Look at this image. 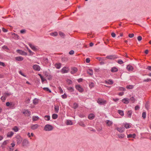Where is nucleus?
<instances>
[{"label": "nucleus", "mask_w": 151, "mask_h": 151, "mask_svg": "<svg viewBox=\"0 0 151 151\" xmlns=\"http://www.w3.org/2000/svg\"><path fill=\"white\" fill-rule=\"evenodd\" d=\"M53 129V127L52 125L49 124H47L45 126L44 130L49 131L52 130Z\"/></svg>", "instance_id": "obj_1"}, {"label": "nucleus", "mask_w": 151, "mask_h": 151, "mask_svg": "<svg viewBox=\"0 0 151 151\" xmlns=\"http://www.w3.org/2000/svg\"><path fill=\"white\" fill-rule=\"evenodd\" d=\"M16 138L17 143L18 144H19L22 142V138L19 136V135H17L15 137Z\"/></svg>", "instance_id": "obj_2"}, {"label": "nucleus", "mask_w": 151, "mask_h": 151, "mask_svg": "<svg viewBox=\"0 0 151 151\" xmlns=\"http://www.w3.org/2000/svg\"><path fill=\"white\" fill-rule=\"evenodd\" d=\"M76 88L80 92H82L83 91V89L82 87L79 84L75 86Z\"/></svg>", "instance_id": "obj_3"}, {"label": "nucleus", "mask_w": 151, "mask_h": 151, "mask_svg": "<svg viewBox=\"0 0 151 151\" xmlns=\"http://www.w3.org/2000/svg\"><path fill=\"white\" fill-rule=\"evenodd\" d=\"M97 102L101 105H104L106 104V101L101 99H99L97 101Z\"/></svg>", "instance_id": "obj_4"}, {"label": "nucleus", "mask_w": 151, "mask_h": 151, "mask_svg": "<svg viewBox=\"0 0 151 151\" xmlns=\"http://www.w3.org/2000/svg\"><path fill=\"white\" fill-rule=\"evenodd\" d=\"M44 75L47 77V79L50 80L52 79V76L47 72L45 71L44 72Z\"/></svg>", "instance_id": "obj_5"}, {"label": "nucleus", "mask_w": 151, "mask_h": 151, "mask_svg": "<svg viewBox=\"0 0 151 151\" xmlns=\"http://www.w3.org/2000/svg\"><path fill=\"white\" fill-rule=\"evenodd\" d=\"M32 68L34 70L37 71H39L40 70V66L37 65H33L32 66Z\"/></svg>", "instance_id": "obj_6"}, {"label": "nucleus", "mask_w": 151, "mask_h": 151, "mask_svg": "<svg viewBox=\"0 0 151 151\" xmlns=\"http://www.w3.org/2000/svg\"><path fill=\"white\" fill-rule=\"evenodd\" d=\"M106 58L110 60H114L117 57H116L115 55H111L107 56L106 57Z\"/></svg>", "instance_id": "obj_7"}, {"label": "nucleus", "mask_w": 151, "mask_h": 151, "mask_svg": "<svg viewBox=\"0 0 151 151\" xmlns=\"http://www.w3.org/2000/svg\"><path fill=\"white\" fill-rule=\"evenodd\" d=\"M17 52L21 55H26L27 54L26 52L20 50H17Z\"/></svg>", "instance_id": "obj_8"}, {"label": "nucleus", "mask_w": 151, "mask_h": 151, "mask_svg": "<svg viewBox=\"0 0 151 151\" xmlns=\"http://www.w3.org/2000/svg\"><path fill=\"white\" fill-rule=\"evenodd\" d=\"M29 144V142L27 140L24 139L22 142V145L23 146H27Z\"/></svg>", "instance_id": "obj_9"}, {"label": "nucleus", "mask_w": 151, "mask_h": 151, "mask_svg": "<svg viewBox=\"0 0 151 151\" xmlns=\"http://www.w3.org/2000/svg\"><path fill=\"white\" fill-rule=\"evenodd\" d=\"M71 69L72 71L71 72V73L72 74L75 73L78 71L77 68L74 67H71Z\"/></svg>", "instance_id": "obj_10"}, {"label": "nucleus", "mask_w": 151, "mask_h": 151, "mask_svg": "<svg viewBox=\"0 0 151 151\" xmlns=\"http://www.w3.org/2000/svg\"><path fill=\"white\" fill-rule=\"evenodd\" d=\"M127 69L129 71H132L134 69L133 67L131 65H128L127 67Z\"/></svg>", "instance_id": "obj_11"}, {"label": "nucleus", "mask_w": 151, "mask_h": 151, "mask_svg": "<svg viewBox=\"0 0 151 151\" xmlns=\"http://www.w3.org/2000/svg\"><path fill=\"white\" fill-rule=\"evenodd\" d=\"M129 99L128 98H125L122 100V102L125 104H128L129 103Z\"/></svg>", "instance_id": "obj_12"}, {"label": "nucleus", "mask_w": 151, "mask_h": 151, "mask_svg": "<svg viewBox=\"0 0 151 151\" xmlns=\"http://www.w3.org/2000/svg\"><path fill=\"white\" fill-rule=\"evenodd\" d=\"M95 116V115L94 114L91 113L88 115V118L89 119L92 120L94 118Z\"/></svg>", "instance_id": "obj_13"}, {"label": "nucleus", "mask_w": 151, "mask_h": 151, "mask_svg": "<svg viewBox=\"0 0 151 151\" xmlns=\"http://www.w3.org/2000/svg\"><path fill=\"white\" fill-rule=\"evenodd\" d=\"M124 128L123 127H117V130L120 132H122L124 131Z\"/></svg>", "instance_id": "obj_14"}, {"label": "nucleus", "mask_w": 151, "mask_h": 151, "mask_svg": "<svg viewBox=\"0 0 151 151\" xmlns=\"http://www.w3.org/2000/svg\"><path fill=\"white\" fill-rule=\"evenodd\" d=\"M59 107L58 106H54L55 112L56 113H58L59 112Z\"/></svg>", "instance_id": "obj_15"}, {"label": "nucleus", "mask_w": 151, "mask_h": 151, "mask_svg": "<svg viewBox=\"0 0 151 151\" xmlns=\"http://www.w3.org/2000/svg\"><path fill=\"white\" fill-rule=\"evenodd\" d=\"M132 112L131 110H129L127 111V115L128 117L131 118Z\"/></svg>", "instance_id": "obj_16"}, {"label": "nucleus", "mask_w": 151, "mask_h": 151, "mask_svg": "<svg viewBox=\"0 0 151 151\" xmlns=\"http://www.w3.org/2000/svg\"><path fill=\"white\" fill-rule=\"evenodd\" d=\"M15 59L16 60L18 61H21L23 60L24 58L21 56H18L15 58Z\"/></svg>", "instance_id": "obj_17"}, {"label": "nucleus", "mask_w": 151, "mask_h": 151, "mask_svg": "<svg viewBox=\"0 0 151 151\" xmlns=\"http://www.w3.org/2000/svg\"><path fill=\"white\" fill-rule=\"evenodd\" d=\"M14 132H9L7 134V137H11L13 135Z\"/></svg>", "instance_id": "obj_18"}, {"label": "nucleus", "mask_w": 151, "mask_h": 151, "mask_svg": "<svg viewBox=\"0 0 151 151\" xmlns=\"http://www.w3.org/2000/svg\"><path fill=\"white\" fill-rule=\"evenodd\" d=\"M39 125L37 124H35L32 125L31 127V129L33 130L37 129Z\"/></svg>", "instance_id": "obj_19"}, {"label": "nucleus", "mask_w": 151, "mask_h": 151, "mask_svg": "<svg viewBox=\"0 0 151 151\" xmlns=\"http://www.w3.org/2000/svg\"><path fill=\"white\" fill-rule=\"evenodd\" d=\"M111 71L112 72L114 73L117 72L118 71V69L116 67H114L111 68Z\"/></svg>", "instance_id": "obj_20"}, {"label": "nucleus", "mask_w": 151, "mask_h": 151, "mask_svg": "<svg viewBox=\"0 0 151 151\" xmlns=\"http://www.w3.org/2000/svg\"><path fill=\"white\" fill-rule=\"evenodd\" d=\"M6 105L7 106H10L11 107H12L13 108H14V104H12V103H10L9 102H7L6 103Z\"/></svg>", "instance_id": "obj_21"}, {"label": "nucleus", "mask_w": 151, "mask_h": 151, "mask_svg": "<svg viewBox=\"0 0 151 151\" xmlns=\"http://www.w3.org/2000/svg\"><path fill=\"white\" fill-rule=\"evenodd\" d=\"M67 89L69 91L71 92H73L74 91V89L73 87H67Z\"/></svg>", "instance_id": "obj_22"}, {"label": "nucleus", "mask_w": 151, "mask_h": 151, "mask_svg": "<svg viewBox=\"0 0 151 151\" xmlns=\"http://www.w3.org/2000/svg\"><path fill=\"white\" fill-rule=\"evenodd\" d=\"M66 67H65L62 69L61 72L63 73H67L68 72V70H66Z\"/></svg>", "instance_id": "obj_23"}, {"label": "nucleus", "mask_w": 151, "mask_h": 151, "mask_svg": "<svg viewBox=\"0 0 151 151\" xmlns=\"http://www.w3.org/2000/svg\"><path fill=\"white\" fill-rule=\"evenodd\" d=\"M5 96L4 97V100H5L6 97L12 95L10 93H4Z\"/></svg>", "instance_id": "obj_24"}, {"label": "nucleus", "mask_w": 151, "mask_h": 151, "mask_svg": "<svg viewBox=\"0 0 151 151\" xmlns=\"http://www.w3.org/2000/svg\"><path fill=\"white\" fill-rule=\"evenodd\" d=\"M55 68L58 69H60L61 67V64L60 63H56L55 65Z\"/></svg>", "instance_id": "obj_25"}, {"label": "nucleus", "mask_w": 151, "mask_h": 151, "mask_svg": "<svg viewBox=\"0 0 151 151\" xmlns=\"http://www.w3.org/2000/svg\"><path fill=\"white\" fill-rule=\"evenodd\" d=\"M136 136V134H129L127 135V138H134Z\"/></svg>", "instance_id": "obj_26"}, {"label": "nucleus", "mask_w": 151, "mask_h": 151, "mask_svg": "<svg viewBox=\"0 0 151 151\" xmlns=\"http://www.w3.org/2000/svg\"><path fill=\"white\" fill-rule=\"evenodd\" d=\"M118 113L121 116H123L124 115V111L120 110H119L118 111Z\"/></svg>", "instance_id": "obj_27"}, {"label": "nucleus", "mask_w": 151, "mask_h": 151, "mask_svg": "<svg viewBox=\"0 0 151 151\" xmlns=\"http://www.w3.org/2000/svg\"><path fill=\"white\" fill-rule=\"evenodd\" d=\"M24 114H27L28 116H29L31 114V112L30 111H28V110H26L25 111H24L23 112Z\"/></svg>", "instance_id": "obj_28"}, {"label": "nucleus", "mask_w": 151, "mask_h": 151, "mask_svg": "<svg viewBox=\"0 0 151 151\" xmlns=\"http://www.w3.org/2000/svg\"><path fill=\"white\" fill-rule=\"evenodd\" d=\"M58 115L55 114H53L52 115V117L53 119H55L57 118Z\"/></svg>", "instance_id": "obj_29"}, {"label": "nucleus", "mask_w": 151, "mask_h": 151, "mask_svg": "<svg viewBox=\"0 0 151 151\" xmlns=\"http://www.w3.org/2000/svg\"><path fill=\"white\" fill-rule=\"evenodd\" d=\"M87 73L90 75H92L93 74V71L92 69H89L87 71Z\"/></svg>", "instance_id": "obj_30"}, {"label": "nucleus", "mask_w": 151, "mask_h": 151, "mask_svg": "<svg viewBox=\"0 0 151 151\" xmlns=\"http://www.w3.org/2000/svg\"><path fill=\"white\" fill-rule=\"evenodd\" d=\"M50 119V116L49 115H46L44 116V119L46 121H49Z\"/></svg>", "instance_id": "obj_31"}, {"label": "nucleus", "mask_w": 151, "mask_h": 151, "mask_svg": "<svg viewBox=\"0 0 151 151\" xmlns=\"http://www.w3.org/2000/svg\"><path fill=\"white\" fill-rule=\"evenodd\" d=\"M12 129L14 132H17L19 131V129L17 127L14 126Z\"/></svg>", "instance_id": "obj_32"}, {"label": "nucleus", "mask_w": 151, "mask_h": 151, "mask_svg": "<svg viewBox=\"0 0 151 151\" xmlns=\"http://www.w3.org/2000/svg\"><path fill=\"white\" fill-rule=\"evenodd\" d=\"M33 104L35 105H36L38 104V99H37L36 98L35 99L33 100Z\"/></svg>", "instance_id": "obj_33"}, {"label": "nucleus", "mask_w": 151, "mask_h": 151, "mask_svg": "<svg viewBox=\"0 0 151 151\" xmlns=\"http://www.w3.org/2000/svg\"><path fill=\"white\" fill-rule=\"evenodd\" d=\"M43 89L45 91L48 92L50 93H51V91L48 88L44 87L43 88Z\"/></svg>", "instance_id": "obj_34"}, {"label": "nucleus", "mask_w": 151, "mask_h": 151, "mask_svg": "<svg viewBox=\"0 0 151 151\" xmlns=\"http://www.w3.org/2000/svg\"><path fill=\"white\" fill-rule=\"evenodd\" d=\"M29 46L33 50H36L37 49L33 45L31 44H29Z\"/></svg>", "instance_id": "obj_35"}, {"label": "nucleus", "mask_w": 151, "mask_h": 151, "mask_svg": "<svg viewBox=\"0 0 151 151\" xmlns=\"http://www.w3.org/2000/svg\"><path fill=\"white\" fill-rule=\"evenodd\" d=\"M134 87V86L133 85H129L127 86L126 87V88L128 89H132Z\"/></svg>", "instance_id": "obj_36"}, {"label": "nucleus", "mask_w": 151, "mask_h": 151, "mask_svg": "<svg viewBox=\"0 0 151 151\" xmlns=\"http://www.w3.org/2000/svg\"><path fill=\"white\" fill-rule=\"evenodd\" d=\"M66 81L69 85L72 84L73 83L72 81L69 79H67Z\"/></svg>", "instance_id": "obj_37"}, {"label": "nucleus", "mask_w": 151, "mask_h": 151, "mask_svg": "<svg viewBox=\"0 0 151 151\" xmlns=\"http://www.w3.org/2000/svg\"><path fill=\"white\" fill-rule=\"evenodd\" d=\"M58 35V33L57 32H54L51 33H50V35L51 36H56Z\"/></svg>", "instance_id": "obj_38"}, {"label": "nucleus", "mask_w": 151, "mask_h": 151, "mask_svg": "<svg viewBox=\"0 0 151 151\" xmlns=\"http://www.w3.org/2000/svg\"><path fill=\"white\" fill-rule=\"evenodd\" d=\"M117 136L119 138H123L124 137V135L123 134H120L117 135Z\"/></svg>", "instance_id": "obj_39"}, {"label": "nucleus", "mask_w": 151, "mask_h": 151, "mask_svg": "<svg viewBox=\"0 0 151 151\" xmlns=\"http://www.w3.org/2000/svg\"><path fill=\"white\" fill-rule=\"evenodd\" d=\"M33 121H35L39 119V118L38 116H34L33 117Z\"/></svg>", "instance_id": "obj_40"}, {"label": "nucleus", "mask_w": 151, "mask_h": 151, "mask_svg": "<svg viewBox=\"0 0 151 151\" xmlns=\"http://www.w3.org/2000/svg\"><path fill=\"white\" fill-rule=\"evenodd\" d=\"M30 99L28 98H27L26 99V100L25 101V102L26 104H29L30 102Z\"/></svg>", "instance_id": "obj_41"}, {"label": "nucleus", "mask_w": 151, "mask_h": 151, "mask_svg": "<svg viewBox=\"0 0 151 151\" xmlns=\"http://www.w3.org/2000/svg\"><path fill=\"white\" fill-rule=\"evenodd\" d=\"M149 103L148 101H147L145 104V108L146 109L148 110L149 108Z\"/></svg>", "instance_id": "obj_42"}, {"label": "nucleus", "mask_w": 151, "mask_h": 151, "mask_svg": "<svg viewBox=\"0 0 151 151\" xmlns=\"http://www.w3.org/2000/svg\"><path fill=\"white\" fill-rule=\"evenodd\" d=\"M146 113L145 112H143L142 114V116L144 119H145L146 117Z\"/></svg>", "instance_id": "obj_43"}, {"label": "nucleus", "mask_w": 151, "mask_h": 151, "mask_svg": "<svg viewBox=\"0 0 151 151\" xmlns=\"http://www.w3.org/2000/svg\"><path fill=\"white\" fill-rule=\"evenodd\" d=\"M124 126L127 129L131 127L130 125L128 124H125Z\"/></svg>", "instance_id": "obj_44"}, {"label": "nucleus", "mask_w": 151, "mask_h": 151, "mask_svg": "<svg viewBox=\"0 0 151 151\" xmlns=\"http://www.w3.org/2000/svg\"><path fill=\"white\" fill-rule=\"evenodd\" d=\"M129 100L130 101H131L133 103H134L135 102V99L133 96L131 97L130 99Z\"/></svg>", "instance_id": "obj_45"}, {"label": "nucleus", "mask_w": 151, "mask_h": 151, "mask_svg": "<svg viewBox=\"0 0 151 151\" xmlns=\"http://www.w3.org/2000/svg\"><path fill=\"white\" fill-rule=\"evenodd\" d=\"M7 144V140H6L4 141L2 143V145H1V147L3 148L4 147V146L6 145Z\"/></svg>", "instance_id": "obj_46"}, {"label": "nucleus", "mask_w": 151, "mask_h": 151, "mask_svg": "<svg viewBox=\"0 0 151 151\" xmlns=\"http://www.w3.org/2000/svg\"><path fill=\"white\" fill-rule=\"evenodd\" d=\"M73 124L72 121L70 120H68L67 121V125H72Z\"/></svg>", "instance_id": "obj_47"}, {"label": "nucleus", "mask_w": 151, "mask_h": 151, "mask_svg": "<svg viewBox=\"0 0 151 151\" xmlns=\"http://www.w3.org/2000/svg\"><path fill=\"white\" fill-rule=\"evenodd\" d=\"M58 88L61 93H63V91L61 87L59 86L58 87Z\"/></svg>", "instance_id": "obj_48"}, {"label": "nucleus", "mask_w": 151, "mask_h": 151, "mask_svg": "<svg viewBox=\"0 0 151 151\" xmlns=\"http://www.w3.org/2000/svg\"><path fill=\"white\" fill-rule=\"evenodd\" d=\"M119 91H124L126 90V89L124 88L120 87L119 88Z\"/></svg>", "instance_id": "obj_49"}, {"label": "nucleus", "mask_w": 151, "mask_h": 151, "mask_svg": "<svg viewBox=\"0 0 151 151\" xmlns=\"http://www.w3.org/2000/svg\"><path fill=\"white\" fill-rule=\"evenodd\" d=\"M106 123L109 126H110V125L111 124H112V122H111L110 121V120H107V122H106Z\"/></svg>", "instance_id": "obj_50"}, {"label": "nucleus", "mask_w": 151, "mask_h": 151, "mask_svg": "<svg viewBox=\"0 0 151 151\" xmlns=\"http://www.w3.org/2000/svg\"><path fill=\"white\" fill-rule=\"evenodd\" d=\"M14 38L15 39H19V36L17 34H15V33H14Z\"/></svg>", "instance_id": "obj_51"}, {"label": "nucleus", "mask_w": 151, "mask_h": 151, "mask_svg": "<svg viewBox=\"0 0 151 151\" xmlns=\"http://www.w3.org/2000/svg\"><path fill=\"white\" fill-rule=\"evenodd\" d=\"M114 82L111 79H109V80L108 84L110 85H112L113 83Z\"/></svg>", "instance_id": "obj_52"}, {"label": "nucleus", "mask_w": 151, "mask_h": 151, "mask_svg": "<svg viewBox=\"0 0 151 151\" xmlns=\"http://www.w3.org/2000/svg\"><path fill=\"white\" fill-rule=\"evenodd\" d=\"M59 33L61 37H63L64 36H65L64 34L63 33L61 32H59Z\"/></svg>", "instance_id": "obj_53"}, {"label": "nucleus", "mask_w": 151, "mask_h": 151, "mask_svg": "<svg viewBox=\"0 0 151 151\" xmlns=\"http://www.w3.org/2000/svg\"><path fill=\"white\" fill-rule=\"evenodd\" d=\"M61 97L63 99H65L67 98V96L66 95L65 93L64 94L62 95Z\"/></svg>", "instance_id": "obj_54"}, {"label": "nucleus", "mask_w": 151, "mask_h": 151, "mask_svg": "<svg viewBox=\"0 0 151 151\" xmlns=\"http://www.w3.org/2000/svg\"><path fill=\"white\" fill-rule=\"evenodd\" d=\"M78 107V104L76 103H74V109H76Z\"/></svg>", "instance_id": "obj_55"}, {"label": "nucleus", "mask_w": 151, "mask_h": 151, "mask_svg": "<svg viewBox=\"0 0 151 151\" xmlns=\"http://www.w3.org/2000/svg\"><path fill=\"white\" fill-rule=\"evenodd\" d=\"M151 81V79L148 78L146 79H145L143 80V82H149Z\"/></svg>", "instance_id": "obj_56"}, {"label": "nucleus", "mask_w": 151, "mask_h": 151, "mask_svg": "<svg viewBox=\"0 0 151 151\" xmlns=\"http://www.w3.org/2000/svg\"><path fill=\"white\" fill-rule=\"evenodd\" d=\"M117 63H118L119 64H122L124 62L123 61L121 60H119L118 61Z\"/></svg>", "instance_id": "obj_57"}, {"label": "nucleus", "mask_w": 151, "mask_h": 151, "mask_svg": "<svg viewBox=\"0 0 151 151\" xmlns=\"http://www.w3.org/2000/svg\"><path fill=\"white\" fill-rule=\"evenodd\" d=\"M134 36V35L133 34H129L128 36L130 38H132Z\"/></svg>", "instance_id": "obj_58"}, {"label": "nucleus", "mask_w": 151, "mask_h": 151, "mask_svg": "<svg viewBox=\"0 0 151 151\" xmlns=\"http://www.w3.org/2000/svg\"><path fill=\"white\" fill-rule=\"evenodd\" d=\"M79 124L82 126L83 127H85L86 125L83 122H80L79 123Z\"/></svg>", "instance_id": "obj_59"}, {"label": "nucleus", "mask_w": 151, "mask_h": 151, "mask_svg": "<svg viewBox=\"0 0 151 151\" xmlns=\"http://www.w3.org/2000/svg\"><path fill=\"white\" fill-rule=\"evenodd\" d=\"M138 40L139 41L142 40V38L141 36H139L137 37V38Z\"/></svg>", "instance_id": "obj_60"}, {"label": "nucleus", "mask_w": 151, "mask_h": 151, "mask_svg": "<svg viewBox=\"0 0 151 151\" xmlns=\"http://www.w3.org/2000/svg\"><path fill=\"white\" fill-rule=\"evenodd\" d=\"M0 65L2 66L3 67L5 66L6 65L4 63L0 61Z\"/></svg>", "instance_id": "obj_61"}, {"label": "nucleus", "mask_w": 151, "mask_h": 151, "mask_svg": "<svg viewBox=\"0 0 151 151\" xmlns=\"http://www.w3.org/2000/svg\"><path fill=\"white\" fill-rule=\"evenodd\" d=\"M139 106L138 105H137L135 107V110H137L139 109Z\"/></svg>", "instance_id": "obj_62"}, {"label": "nucleus", "mask_w": 151, "mask_h": 151, "mask_svg": "<svg viewBox=\"0 0 151 151\" xmlns=\"http://www.w3.org/2000/svg\"><path fill=\"white\" fill-rule=\"evenodd\" d=\"M90 61V59L88 58H87L86 60V61L87 63H89Z\"/></svg>", "instance_id": "obj_63"}, {"label": "nucleus", "mask_w": 151, "mask_h": 151, "mask_svg": "<svg viewBox=\"0 0 151 151\" xmlns=\"http://www.w3.org/2000/svg\"><path fill=\"white\" fill-rule=\"evenodd\" d=\"M74 52L73 50H71L69 52V54L70 55H73L74 53Z\"/></svg>", "instance_id": "obj_64"}]
</instances>
